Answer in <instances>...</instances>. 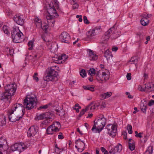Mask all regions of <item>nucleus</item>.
Here are the masks:
<instances>
[{"label": "nucleus", "mask_w": 154, "mask_h": 154, "mask_svg": "<svg viewBox=\"0 0 154 154\" xmlns=\"http://www.w3.org/2000/svg\"><path fill=\"white\" fill-rule=\"evenodd\" d=\"M37 99L35 96H27L24 100L23 105L21 104H16L12 106L11 109L8 111L9 121L15 122L22 118L25 112V109L30 110L36 104Z\"/></svg>", "instance_id": "obj_1"}, {"label": "nucleus", "mask_w": 154, "mask_h": 154, "mask_svg": "<svg viewBox=\"0 0 154 154\" xmlns=\"http://www.w3.org/2000/svg\"><path fill=\"white\" fill-rule=\"evenodd\" d=\"M59 69V67L56 65L53 66L50 69H48L47 73L44 76V80L47 82L57 80L58 73L55 70H58Z\"/></svg>", "instance_id": "obj_2"}, {"label": "nucleus", "mask_w": 154, "mask_h": 154, "mask_svg": "<svg viewBox=\"0 0 154 154\" xmlns=\"http://www.w3.org/2000/svg\"><path fill=\"white\" fill-rule=\"evenodd\" d=\"M53 2L52 5H49V8L48 9L47 12L49 15L46 16L47 22L49 23L50 19L52 18H57L58 15L56 12L55 7L58 9L59 8V2L57 0H52Z\"/></svg>", "instance_id": "obj_3"}, {"label": "nucleus", "mask_w": 154, "mask_h": 154, "mask_svg": "<svg viewBox=\"0 0 154 154\" xmlns=\"http://www.w3.org/2000/svg\"><path fill=\"white\" fill-rule=\"evenodd\" d=\"M106 123V119L103 116V117L95 119L94 122V125L91 130L94 133L101 131L105 126Z\"/></svg>", "instance_id": "obj_4"}, {"label": "nucleus", "mask_w": 154, "mask_h": 154, "mask_svg": "<svg viewBox=\"0 0 154 154\" xmlns=\"http://www.w3.org/2000/svg\"><path fill=\"white\" fill-rule=\"evenodd\" d=\"M22 34L18 28L13 27V30L11 32V37L14 42L19 43V40L21 38V35Z\"/></svg>", "instance_id": "obj_5"}, {"label": "nucleus", "mask_w": 154, "mask_h": 154, "mask_svg": "<svg viewBox=\"0 0 154 154\" xmlns=\"http://www.w3.org/2000/svg\"><path fill=\"white\" fill-rule=\"evenodd\" d=\"M116 28L115 24L106 31V39H109L110 37L112 39H114L119 36V34H116Z\"/></svg>", "instance_id": "obj_6"}, {"label": "nucleus", "mask_w": 154, "mask_h": 154, "mask_svg": "<svg viewBox=\"0 0 154 154\" xmlns=\"http://www.w3.org/2000/svg\"><path fill=\"white\" fill-rule=\"evenodd\" d=\"M60 126V123L58 122H54L53 124L49 126L47 129V132L48 134H52L54 132L59 131L58 127Z\"/></svg>", "instance_id": "obj_7"}, {"label": "nucleus", "mask_w": 154, "mask_h": 154, "mask_svg": "<svg viewBox=\"0 0 154 154\" xmlns=\"http://www.w3.org/2000/svg\"><path fill=\"white\" fill-rule=\"evenodd\" d=\"M117 124H109L106 126L107 133L112 137H114L116 135L117 131Z\"/></svg>", "instance_id": "obj_8"}, {"label": "nucleus", "mask_w": 154, "mask_h": 154, "mask_svg": "<svg viewBox=\"0 0 154 154\" xmlns=\"http://www.w3.org/2000/svg\"><path fill=\"white\" fill-rule=\"evenodd\" d=\"M25 147V145L23 143H17L11 146V149L13 151H18L21 152L24 150Z\"/></svg>", "instance_id": "obj_9"}, {"label": "nucleus", "mask_w": 154, "mask_h": 154, "mask_svg": "<svg viewBox=\"0 0 154 154\" xmlns=\"http://www.w3.org/2000/svg\"><path fill=\"white\" fill-rule=\"evenodd\" d=\"M4 88L5 91L13 96L16 90V85L15 84L7 85L5 86Z\"/></svg>", "instance_id": "obj_10"}, {"label": "nucleus", "mask_w": 154, "mask_h": 154, "mask_svg": "<svg viewBox=\"0 0 154 154\" xmlns=\"http://www.w3.org/2000/svg\"><path fill=\"white\" fill-rule=\"evenodd\" d=\"M38 127L36 125L31 127L27 131V135L29 137H33L34 136L38 131Z\"/></svg>", "instance_id": "obj_11"}, {"label": "nucleus", "mask_w": 154, "mask_h": 154, "mask_svg": "<svg viewBox=\"0 0 154 154\" xmlns=\"http://www.w3.org/2000/svg\"><path fill=\"white\" fill-rule=\"evenodd\" d=\"M59 38L62 42L66 43H69L70 37L69 34L66 32H62L59 36Z\"/></svg>", "instance_id": "obj_12"}, {"label": "nucleus", "mask_w": 154, "mask_h": 154, "mask_svg": "<svg viewBox=\"0 0 154 154\" xmlns=\"http://www.w3.org/2000/svg\"><path fill=\"white\" fill-rule=\"evenodd\" d=\"M14 20L16 23L19 25L23 26L24 24V22L23 15H15L14 17Z\"/></svg>", "instance_id": "obj_13"}, {"label": "nucleus", "mask_w": 154, "mask_h": 154, "mask_svg": "<svg viewBox=\"0 0 154 154\" xmlns=\"http://www.w3.org/2000/svg\"><path fill=\"white\" fill-rule=\"evenodd\" d=\"M12 96L13 95L5 91L1 94L0 100L6 102L11 99Z\"/></svg>", "instance_id": "obj_14"}, {"label": "nucleus", "mask_w": 154, "mask_h": 154, "mask_svg": "<svg viewBox=\"0 0 154 154\" xmlns=\"http://www.w3.org/2000/svg\"><path fill=\"white\" fill-rule=\"evenodd\" d=\"M44 49L43 45H41L36 47L35 53H33L35 57L38 58L40 57L42 54V52Z\"/></svg>", "instance_id": "obj_15"}, {"label": "nucleus", "mask_w": 154, "mask_h": 154, "mask_svg": "<svg viewBox=\"0 0 154 154\" xmlns=\"http://www.w3.org/2000/svg\"><path fill=\"white\" fill-rule=\"evenodd\" d=\"M100 67L101 69V71H103L102 74L101 76L100 77V80L102 81H104V82H106V72H104V71L106 70L105 66L103 64H100Z\"/></svg>", "instance_id": "obj_16"}, {"label": "nucleus", "mask_w": 154, "mask_h": 154, "mask_svg": "<svg viewBox=\"0 0 154 154\" xmlns=\"http://www.w3.org/2000/svg\"><path fill=\"white\" fill-rule=\"evenodd\" d=\"M97 30L95 29H91L86 32V37L88 39H90L97 34Z\"/></svg>", "instance_id": "obj_17"}, {"label": "nucleus", "mask_w": 154, "mask_h": 154, "mask_svg": "<svg viewBox=\"0 0 154 154\" xmlns=\"http://www.w3.org/2000/svg\"><path fill=\"white\" fill-rule=\"evenodd\" d=\"M89 58L91 60H95L97 59V56L94 54L92 51L90 50L89 51Z\"/></svg>", "instance_id": "obj_18"}, {"label": "nucleus", "mask_w": 154, "mask_h": 154, "mask_svg": "<svg viewBox=\"0 0 154 154\" xmlns=\"http://www.w3.org/2000/svg\"><path fill=\"white\" fill-rule=\"evenodd\" d=\"M75 144H76L75 146V147L76 148H77L78 147H85V146L84 142L81 140L80 139L77 140L75 142Z\"/></svg>", "instance_id": "obj_19"}, {"label": "nucleus", "mask_w": 154, "mask_h": 154, "mask_svg": "<svg viewBox=\"0 0 154 154\" xmlns=\"http://www.w3.org/2000/svg\"><path fill=\"white\" fill-rule=\"evenodd\" d=\"M34 23L36 27L40 28L42 26V22L40 19L38 17H36L34 19Z\"/></svg>", "instance_id": "obj_20"}, {"label": "nucleus", "mask_w": 154, "mask_h": 154, "mask_svg": "<svg viewBox=\"0 0 154 154\" xmlns=\"http://www.w3.org/2000/svg\"><path fill=\"white\" fill-rule=\"evenodd\" d=\"M113 56L111 52L110 51L109 49L106 50V60L108 61V63H110L112 60Z\"/></svg>", "instance_id": "obj_21"}, {"label": "nucleus", "mask_w": 154, "mask_h": 154, "mask_svg": "<svg viewBox=\"0 0 154 154\" xmlns=\"http://www.w3.org/2000/svg\"><path fill=\"white\" fill-rule=\"evenodd\" d=\"M129 148L131 151L134 150L135 148V144L134 141L131 139L130 138L129 139Z\"/></svg>", "instance_id": "obj_22"}, {"label": "nucleus", "mask_w": 154, "mask_h": 154, "mask_svg": "<svg viewBox=\"0 0 154 154\" xmlns=\"http://www.w3.org/2000/svg\"><path fill=\"white\" fill-rule=\"evenodd\" d=\"M141 24L143 26H146L148 25L149 23V20L146 17L143 16L140 20Z\"/></svg>", "instance_id": "obj_23"}, {"label": "nucleus", "mask_w": 154, "mask_h": 154, "mask_svg": "<svg viewBox=\"0 0 154 154\" xmlns=\"http://www.w3.org/2000/svg\"><path fill=\"white\" fill-rule=\"evenodd\" d=\"M60 56L56 55L53 57L52 60L55 63L58 64H62L63 63V62L61 60H60Z\"/></svg>", "instance_id": "obj_24"}, {"label": "nucleus", "mask_w": 154, "mask_h": 154, "mask_svg": "<svg viewBox=\"0 0 154 154\" xmlns=\"http://www.w3.org/2000/svg\"><path fill=\"white\" fill-rule=\"evenodd\" d=\"M138 60V58L136 56L132 57L131 58L129 61V62H131V64H134L135 65L137 63Z\"/></svg>", "instance_id": "obj_25"}, {"label": "nucleus", "mask_w": 154, "mask_h": 154, "mask_svg": "<svg viewBox=\"0 0 154 154\" xmlns=\"http://www.w3.org/2000/svg\"><path fill=\"white\" fill-rule=\"evenodd\" d=\"M114 148L115 149L116 152H120L122 150V145L119 143Z\"/></svg>", "instance_id": "obj_26"}, {"label": "nucleus", "mask_w": 154, "mask_h": 154, "mask_svg": "<svg viewBox=\"0 0 154 154\" xmlns=\"http://www.w3.org/2000/svg\"><path fill=\"white\" fill-rule=\"evenodd\" d=\"M2 30L7 35H10V32L9 31V28L7 26H3Z\"/></svg>", "instance_id": "obj_27"}, {"label": "nucleus", "mask_w": 154, "mask_h": 154, "mask_svg": "<svg viewBox=\"0 0 154 154\" xmlns=\"http://www.w3.org/2000/svg\"><path fill=\"white\" fill-rule=\"evenodd\" d=\"M109 149H110L109 152L106 150V154H115L116 153L115 149L114 148H112L111 145L109 147Z\"/></svg>", "instance_id": "obj_28"}, {"label": "nucleus", "mask_w": 154, "mask_h": 154, "mask_svg": "<svg viewBox=\"0 0 154 154\" xmlns=\"http://www.w3.org/2000/svg\"><path fill=\"white\" fill-rule=\"evenodd\" d=\"M140 108L141 110L144 113L146 114V109L147 108L146 105L144 103H143L141 105Z\"/></svg>", "instance_id": "obj_29"}, {"label": "nucleus", "mask_w": 154, "mask_h": 154, "mask_svg": "<svg viewBox=\"0 0 154 154\" xmlns=\"http://www.w3.org/2000/svg\"><path fill=\"white\" fill-rule=\"evenodd\" d=\"M153 151V147L149 146L147 148V150L145 152V154H152Z\"/></svg>", "instance_id": "obj_30"}, {"label": "nucleus", "mask_w": 154, "mask_h": 154, "mask_svg": "<svg viewBox=\"0 0 154 154\" xmlns=\"http://www.w3.org/2000/svg\"><path fill=\"white\" fill-rule=\"evenodd\" d=\"M45 118H48L53 119V113L50 112H48L45 113Z\"/></svg>", "instance_id": "obj_31"}, {"label": "nucleus", "mask_w": 154, "mask_h": 154, "mask_svg": "<svg viewBox=\"0 0 154 154\" xmlns=\"http://www.w3.org/2000/svg\"><path fill=\"white\" fill-rule=\"evenodd\" d=\"M43 26H42L40 28H41L45 32H47V30L48 28V26L47 24L44 23L43 24Z\"/></svg>", "instance_id": "obj_32"}, {"label": "nucleus", "mask_w": 154, "mask_h": 154, "mask_svg": "<svg viewBox=\"0 0 154 154\" xmlns=\"http://www.w3.org/2000/svg\"><path fill=\"white\" fill-rule=\"evenodd\" d=\"M83 88L85 89L90 90L92 91H94V87H91L89 85L83 86Z\"/></svg>", "instance_id": "obj_33"}, {"label": "nucleus", "mask_w": 154, "mask_h": 154, "mask_svg": "<svg viewBox=\"0 0 154 154\" xmlns=\"http://www.w3.org/2000/svg\"><path fill=\"white\" fill-rule=\"evenodd\" d=\"M51 105V103H50L48 104H46L44 106H41L39 107L38 108V110H40L41 109H46L48 107Z\"/></svg>", "instance_id": "obj_34"}, {"label": "nucleus", "mask_w": 154, "mask_h": 154, "mask_svg": "<svg viewBox=\"0 0 154 154\" xmlns=\"http://www.w3.org/2000/svg\"><path fill=\"white\" fill-rule=\"evenodd\" d=\"M136 35H137V38H139V42H141L143 38V36L140 32L137 33Z\"/></svg>", "instance_id": "obj_35"}, {"label": "nucleus", "mask_w": 154, "mask_h": 154, "mask_svg": "<svg viewBox=\"0 0 154 154\" xmlns=\"http://www.w3.org/2000/svg\"><path fill=\"white\" fill-rule=\"evenodd\" d=\"M60 60H61L64 63L67 58V57L65 54H63L60 56Z\"/></svg>", "instance_id": "obj_36"}, {"label": "nucleus", "mask_w": 154, "mask_h": 154, "mask_svg": "<svg viewBox=\"0 0 154 154\" xmlns=\"http://www.w3.org/2000/svg\"><path fill=\"white\" fill-rule=\"evenodd\" d=\"M52 119L48 118H45V120L43 122V124L46 125L52 122Z\"/></svg>", "instance_id": "obj_37"}, {"label": "nucleus", "mask_w": 154, "mask_h": 154, "mask_svg": "<svg viewBox=\"0 0 154 154\" xmlns=\"http://www.w3.org/2000/svg\"><path fill=\"white\" fill-rule=\"evenodd\" d=\"M127 129L129 134H131L132 133V128L131 125H127Z\"/></svg>", "instance_id": "obj_38"}, {"label": "nucleus", "mask_w": 154, "mask_h": 154, "mask_svg": "<svg viewBox=\"0 0 154 154\" xmlns=\"http://www.w3.org/2000/svg\"><path fill=\"white\" fill-rule=\"evenodd\" d=\"M88 73L91 76L95 74V70L93 68H91L89 70Z\"/></svg>", "instance_id": "obj_39"}, {"label": "nucleus", "mask_w": 154, "mask_h": 154, "mask_svg": "<svg viewBox=\"0 0 154 154\" xmlns=\"http://www.w3.org/2000/svg\"><path fill=\"white\" fill-rule=\"evenodd\" d=\"M152 84H145V91L146 89L150 91L151 90Z\"/></svg>", "instance_id": "obj_40"}, {"label": "nucleus", "mask_w": 154, "mask_h": 154, "mask_svg": "<svg viewBox=\"0 0 154 154\" xmlns=\"http://www.w3.org/2000/svg\"><path fill=\"white\" fill-rule=\"evenodd\" d=\"M81 107L79 106V105L78 103L76 104L75 106L73 107V108L75 110L76 112H79V109H81Z\"/></svg>", "instance_id": "obj_41"}, {"label": "nucleus", "mask_w": 154, "mask_h": 154, "mask_svg": "<svg viewBox=\"0 0 154 154\" xmlns=\"http://www.w3.org/2000/svg\"><path fill=\"white\" fill-rule=\"evenodd\" d=\"M80 75L83 78L86 76V74L85 70L84 69H82L80 72Z\"/></svg>", "instance_id": "obj_42"}, {"label": "nucleus", "mask_w": 154, "mask_h": 154, "mask_svg": "<svg viewBox=\"0 0 154 154\" xmlns=\"http://www.w3.org/2000/svg\"><path fill=\"white\" fill-rule=\"evenodd\" d=\"M37 117L38 120L43 119L44 118H45V113L40 114L39 115L37 116Z\"/></svg>", "instance_id": "obj_43"}, {"label": "nucleus", "mask_w": 154, "mask_h": 154, "mask_svg": "<svg viewBox=\"0 0 154 154\" xmlns=\"http://www.w3.org/2000/svg\"><path fill=\"white\" fill-rule=\"evenodd\" d=\"M33 42L31 41H29L28 43V46L29 48H28L29 50H32V49L33 47Z\"/></svg>", "instance_id": "obj_44"}, {"label": "nucleus", "mask_w": 154, "mask_h": 154, "mask_svg": "<svg viewBox=\"0 0 154 154\" xmlns=\"http://www.w3.org/2000/svg\"><path fill=\"white\" fill-rule=\"evenodd\" d=\"M88 107H87L85 109H82V110L80 112V114L79 115V116L81 117L85 113V112H86L88 110Z\"/></svg>", "instance_id": "obj_45"}, {"label": "nucleus", "mask_w": 154, "mask_h": 154, "mask_svg": "<svg viewBox=\"0 0 154 154\" xmlns=\"http://www.w3.org/2000/svg\"><path fill=\"white\" fill-rule=\"evenodd\" d=\"M100 98L101 101L104 100L106 98V93H104L100 95Z\"/></svg>", "instance_id": "obj_46"}, {"label": "nucleus", "mask_w": 154, "mask_h": 154, "mask_svg": "<svg viewBox=\"0 0 154 154\" xmlns=\"http://www.w3.org/2000/svg\"><path fill=\"white\" fill-rule=\"evenodd\" d=\"M88 107V108L90 107L91 110H94L96 109L97 107L93 102L91 103Z\"/></svg>", "instance_id": "obj_47"}, {"label": "nucleus", "mask_w": 154, "mask_h": 154, "mask_svg": "<svg viewBox=\"0 0 154 154\" xmlns=\"http://www.w3.org/2000/svg\"><path fill=\"white\" fill-rule=\"evenodd\" d=\"M101 107L102 108H104L106 106V100L101 101L100 102Z\"/></svg>", "instance_id": "obj_48"}, {"label": "nucleus", "mask_w": 154, "mask_h": 154, "mask_svg": "<svg viewBox=\"0 0 154 154\" xmlns=\"http://www.w3.org/2000/svg\"><path fill=\"white\" fill-rule=\"evenodd\" d=\"M56 112H57V114L60 116H62L65 115V112L62 110V111H60L58 109H56Z\"/></svg>", "instance_id": "obj_49"}, {"label": "nucleus", "mask_w": 154, "mask_h": 154, "mask_svg": "<svg viewBox=\"0 0 154 154\" xmlns=\"http://www.w3.org/2000/svg\"><path fill=\"white\" fill-rule=\"evenodd\" d=\"M52 18L51 19H50V20L49 21V23H48V24H50V23H52V24H51V26L52 27H53L54 26V24L55 22V21L54 19V18Z\"/></svg>", "instance_id": "obj_50"}, {"label": "nucleus", "mask_w": 154, "mask_h": 154, "mask_svg": "<svg viewBox=\"0 0 154 154\" xmlns=\"http://www.w3.org/2000/svg\"><path fill=\"white\" fill-rule=\"evenodd\" d=\"M0 123L1 124L0 125L3 126L5 124L6 121L5 118H3V119H0Z\"/></svg>", "instance_id": "obj_51"}, {"label": "nucleus", "mask_w": 154, "mask_h": 154, "mask_svg": "<svg viewBox=\"0 0 154 154\" xmlns=\"http://www.w3.org/2000/svg\"><path fill=\"white\" fill-rule=\"evenodd\" d=\"M38 75V73H35L33 75V79L35 80L36 82H38V78L37 76Z\"/></svg>", "instance_id": "obj_52"}, {"label": "nucleus", "mask_w": 154, "mask_h": 154, "mask_svg": "<svg viewBox=\"0 0 154 154\" xmlns=\"http://www.w3.org/2000/svg\"><path fill=\"white\" fill-rule=\"evenodd\" d=\"M83 20L85 23L87 24L89 23V22L87 19V17L86 16H84L83 17Z\"/></svg>", "instance_id": "obj_53"}, {"label": "nucleus", "mask_w": 154, "mask_h": 154, "mask_svg": "<svg viewBox=\"0 0 154 154\" xmlns=\"http://www.w3.org/2000/svg\"><path fill=\"white\" fill-rule=\"evenodd\" d=\"M63 150V148H60L59 147V149H55V152L57 153H59L60 152H62Z\"/></svg>", "instance_id": "obj_54"}, {"label": "nucleus", "mask_w": 154, "mask_h": 154, "mask_svg": "<svg viewBox=\"0 0 154 154\" xmlns=\"http://www.w3.org/2000/svg\"><path fill=\"white\" fill-rule=\"evenodd\" d=\"M93 103L97 107L99 106L100 104V102H99L98 101H96L95 102H94Z\"/></svg>", "instance_id": "obj_55"}, {"label": "nucleus", "mask_w": 154, "mask_h": 154, "mask_svg": "<svg viewBox=\"0 0 154 154\" xmlns=\"http://www.w3.org/2000/svg\"><path fill=\"white\" fill-rule=\"evenodd\" d=\"M131 74L130 73H128L126 77L127 78V79L128 80H130L131 79Z\"/></svg>", "instance_id": "obj_56"}, {"label": "nucleus", "mask_w": 154, "mask_h": 154, "mask_svg": "<svg viewBox=\"0 0 154 154\" xmlns=\"http://www.w3.org/2000/svg\"><path fill=\"white\" fill-rule=\"evenodd\" d=\"M76 148L77 149L78 151L81 152L84 150L85 149V147H78Z\"/></svg>", "instance_id": "obj_57"}, {"label": "nucleus", "mask_w": 154, "mask_h": 154, "mask_svg": "<svg viewBox=\"0 0 154 154\" xmlns=\"http://www.w3.org/2000/svg\"><path fill=\"white\" fill-rule=\"evenodd\" d=\"M100 149L101 151L102 152H104V154H106V149L104 147H101Z\"/></svg>", "instance_id": "obj_58"}, {"label": "nucleus", "mask_w": 154, "mask_h": 154, "mask_svg": "<svg viewBox=\"0 0 154 154\" xmlns=\"http://www.w3.org/2000/svg\"><path fill=\"white\" fill-rule=\"evenodd\" d=\"M105 38H103V39L102 40V41L101 42V44H102V45L103 46H104V45H105L106 44V40Z\"/></svg>", "instance_id": "obj_59"}, {"label": "nucleus", "mask_w": 154, "mask_h": 154, "mask_svg": "<svg viewBox=\"0 0 154 154\" xmlns=\"http://www.w3.org/2000/svg\"><path fill=\"white\" fill-rule=\"evenodd\" d=\"M78 5L76 3H74L72 6V8L73 9H75L76 8H78Z\"/></svg>", "instance_id": "obj_60"}, {"label": "nucleus", "mask_w": 154, "mask_h": 154, "mask_svg": "<svg viewBox=\"0 0 154 154\" xmlns=\"http://www.w3.org/2000/svg\"><path fill=\"white\" fill-rule=\"evenodd\" d=\"M112 93L111 92H106V98H108L112 95Z\"/></svg>", "instance_id": "obj_61"}, {"label": "nucleus", "mask_w": 154, "mask_h": 154, "mask_svg": "<svg viewBox=\"0 0 154 154\" xmlns=\"http://www.w3.org/2000/svg\"><path fill=\"white\" fill-rule=\"evenodd\" d=\"M106 80L109 79L110 75L109 72L106 69Z\"/></svg>", "instance_id": "obj_62"}, {"label": "nucleus", "mask_w": 154, "mask_h": 154, "mask_svg": "<svg viewBox=\"0 0 154 154\" xmlns=\"http://www.w3.org/2000/svg\"><path fill=\"white\" fill-rule=\"evenodd\" d=\"M58 138L59 139H62L64 138L61 133H60V134L58 135Z\"/></svg>", "instance_id": "obj_63"}, {"label": "nucleus", "mask_w": 154, "mask_h": 154, "mask_svg": "<svg viewBox=\"0 0 154 154\" xmlns=\"http://www.w3.org/2000/svg\"><path fill=\"white\" fill-rule=\"evenodd\" d=\"M118 49V48L117 47H113L112 50V51H116Z\"/></svg>", "instance_id": "obj_64"}]
</instances>
